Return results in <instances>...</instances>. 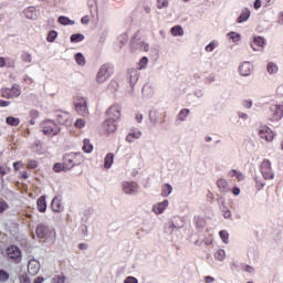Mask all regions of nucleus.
I'll list each match as a JSON object with an SVG mask.
<instances>
[{"instance_id": "f257e3e1", "label": "nucleus", "mask_w": 283, "mask_h": 283, "mask_svg": "<svg viewBox=\"0 0 283 283\" xmlns=\"http://www.w3.org/2000/svg\"><path fill=\"white\" fill-rule=\"evenodd\" d=\"M35 235L39 238V240H45V238H56V231L46 223H39L35 229Z\"/></svg>"}, {"instance_id": "f03ea898", "label": "nucleus", "mask_w": 283, "mask_h": 283, "mask_svg": "<svg viewBox=\"0 0 283 283\" xmlns=\"http://www.w3.org/2000/svg\"><path fill=\"white\" fill-rule=\"evenodd\" d=\"M140 78V71L138 69H130L127 72V81L129 83L130 90L128 91L129 96H134V87Z\"/></svg>"}, {"instance_id": "7ed1b4c3", "label": "nucleus", "mask_w": 283, "mask_h": 283, "mask_svg": "<svg viewBox=\"0 0 283 283\" xmlns=\"http://www.w3.org/2000/svg\"><path fill=\"white\" fill-rule=\"evenodd\" d=\"M76 156H81V153H70L63 156V164L67 171L74 169L76 165H81V161L76 160Z\"/></svg>"}, {"instance_id": "20e7f679", "label": "nucleus", "mask_w": 283, "mask_h": 283, "mask_svg": "<svg viewBox=\"0 0 283 283\" xmlns=\"http://www.w3.org/2000/svg\"><path fill=\"white\" fill-rule=\"evenodd\" d=\"M42 132H43L44 136H56V134H59L61 132V128H59V126H56L54 120L49 119L43 123Z\"/></svg>"}, {"instance_id": "39448f33", "label": "nucleus", "mask_w": 283, "mask_h": 283, "mask_svg": "<svg viewBox=\"0 0 283 283\" xmlns=\"http://www.w3.org/2000/svg\"><path fill=\"white\" fill-rule=\"evenodd\" d=\"M109 76H112V65L104 64L97 72L96 81L97 83H105Z\"/></svg>"}, {"instance_id": "423d86ee", "label": "nucleus", "mask_w": 283, "mask_h": 283, "mask_svg": "<svg viewBox=\"0 0 283 283\" xmlns=\"http://www.w3.org/2000/svg\"><path fill=\"white\" fill-rule=\"evenodd\" d=\"M261 174L264 180H273L275 175L273 174V169L271 168V160L264 159L261 164Z\"/></svg>"}, {"instance_id": "0eeeda50", "label": "nucleus", "mask_w": 283, "mask_h": 283, "mask_svg": "<svg viewBox=\"0 0 283 283\" xmlns=\"http://www.w3.org/2000/svg\"><path fill=\"white\" fill-rule=\"evenodd\" d=\"M75 112H77L80 116H90L87 99L84 97H77V102H75Z\"/></svg>"}, {"instance_id": "6e6552de", "label": "nucleus", "mask_w": 283, "mask_h": 283, "mask_svg": "<svg viewBox=\"0 0 283 283\" xmlns=\"http://www.w3.org/2000/svg\"><path fill=\"white\" fill-rule=\"evenodd\" d=\"M120 111H122L120 105L118 104L112 105L106 111V116H108V118H112L113 120H120Z\"/></svg>"}, {"instance_id": "1a4fd4ad", "label": "nucleus", "mask_w": 283, "mask_h": 283, "mask_svg": "<svg viewBox=\"0 0 283 283\" xmlns=\"http://www.w3.org/2000/svg\"><path fill=\"white\" fill-rule=\"evenodd\" d=\"M122 190L127 196H134V195L138 193V186L134 182L123 181Z\"/></svg>"}, {"instance_id": "9d476101", "label": "nucleus", "mask_w": 283, "mask_h": 283, "mask_svg": "<svg viewBox=\"0 0 283 283\" xmlns=\"http://www.w3.org/2000/svg\"><path fill=\"white\" fill-rule=\"evenodd\" d=\"M116 123H118V120L113 119L112 117H108L102 124V127H103V129H105V132H107V134H114V132H116V129H118V126L116 125Z\"/></svg>"}, {"instance_id": "9b49d317", "label": "nucleus", "mask_w": 283, "mask_h": 283, "mask_svg": "<svg viewBox=\"0 0 283 283\" xmlns=\"http://www.w3.org/2000/svg\"><path fill=\"white\" fill-rule=\"evenodd\" d=\"M7 255L10 260H15L17 262L21 261V250L17 245H10L7 249Z\"/></svg>"}, {"instance_id": "f8f14e48", "label": "nucleus", "mask_w": 283, "mask_h": 283, "mask_svg": "<svg viewBox=\"0 0 283 283\" xmlns=\"http://www.w3.org/2000/svg\"><path fill=\"white\" fill-rule=\"evenodd\" d=\"M270 112L272 114V120H282L283 117V105H272L270 106Z\"/></svg>"}, {"instance_id": "ddd939ff", "label": "nucleus", "mask_w": 283, "mask_h": 283, "mask_svg": "<svg viewBox=\"0 0 283 283\" xmlns=\"http://www.w3.org/2000/svg\"><path fill=\"white\" fill-rule=\"evenodd\" d=\"M259 136L260 138H263L264 140H268V143H271V140H273V132L271 130V128L263 126L260 130H259Z\"/></svg>"}, {"instance_id": "4468645a", "label": "nucleus", "mask_w": 283, "mask_h": 283, "mask_svg": "<svg viewBox=\"0 0 283 283\" xmlns=\"http://www.w3.org/2000/svg\"><path fill=\"white\" fill-rule=\"evenodd\" d=\"M41 271V263L36 260H30L28 264L29 275H36Z\"/></svg>"}, {"instance_id": "2eb2a0df", "label": "nucleus", "mask_w": 283, "mask_h": 283, "mask_svg": "<svg viewBox=\"0 0 283 283\" xmlns=\"http://www.w3.org/2000/svg\"><path fill=\"white\" fill-rule=\"evenodd\" d=\"M56 120L59 125H70V114L67 112H56Z\"/></svg>"}, {"instance_id": "dca6fc26", "label": "nucleus", "mask_w": 283, "mask_h": 283, "mask_svg": "<svg viewBox=\"0 0 283 283\" xmlns=\"http://www.w3.org/2000/svg\"><path fill=\"white\" fill-rule=\"evenodd\" d=\"M252 70H253V66L251 65V62H243L239 66V74L241 76H251Z\"/></svg>"}, {"instance_id": "f3484780", "label": "nucleus", "mask_w": 283, "mask_h": 283, "mask_svg": "<svg viewBox=\"0 0 283 283\" xmlns=\"http://www.w3.org/2000/svg\"><path fill=\"white\" fill-rule=\"evenodd\" d=\"M167 207H169V200H164L153 206V211L156 216H160V213H165V209H167Z\"/></svg>"}, {"instance_id": "a211bd4d", "label": "nucleus", "mask_w": 283, "mask_h": 283, "mask_svg": "<svg viewBox=\"0 0 283 283\" xmlns=\"http://www.w3.org/2000/svg\"><path fill=\"white\" fill-rule=\"evenodd\" d=\"M23 14L27 19L36 20L39 19V11L34 7H28L23 10Z\"/></svg>"}, {"instance_id": "6ab92c4d", "label": "nucleus", "mask_w": 283, "mask_h": 283, "mask_svg": "<svg viewBox=\"0 0 283 283\" xmlns=\"http://www.w3.org/2000/svg\"><path fill=\"white\" fill-rule=\"evenodd\" d=\"M250 45L254 52H258V48H264V45H266V40L262 36H254Z\"/></svg>"}, {"instance_id": "aec40b11", "label": "nucleus", "mask_w": 283, "mask_h": 283, "mask_svg": "<svg viewBox=\"0 0 283 283\" xmlns=\"http://www.w3.org/2000/svg\"><path fill=\"white\" fill-rule=\"evenodd\" d=\"M51 209L54 213H61V211H63V203H61V199L59 197H54L51 201Z\"/></svg>"}, {"instance_id": "412c9836", "label": "nucleus", "mask_w": 283, "mask_h": 283, "mask_svg": "<svg viewBox=\"0 0 283 283\" xmlns=\"http://www.w3.org/2000/svg\"><path fill=\"white\" fill-rule=\"evenodd\" d=\"M219 200L221 201L220 209H221V211L223 213V218L226 220H232L231 210H229V208H227V202L224 201L223 198H220Z\"/></svg>"}, {"instance_id": "4be33fe9", "label": "nucleus", "mask_w": 283, "mask_h": 283, "mask_svg": "<svg viewBox=\"0 0 283 283\" xmlns=\"http://www.w3.org/2000/svg\"><path fill=\"white\" fill-rule=\"evenodd\" d=\"M38 211L40 213H45L48 210V202L45 201V196H41L36 201Z\"/></svg>"}, {"instance_id": "5701e85b", "label": "nucleus", "mask_w": 283, "mask_h": 283, "mask_svg": "<svg viewBox=\"0 0 283 283\" xmlns=\"http://www.w3.org/2000/svg\"><path fill=\"white\" fill-rule=\"evenodd\" d=\"M217 187L222 191L223 193H229L231 191V188H229V182L227 179H219L217 181Z\"/></svg>"}, {"instance_id": "b1692460", "label": "nucleus", "mask_w": 283, "mask_h": 283, "mask_svg": "<svg viewBox=\"0 0 283 283\" xmlns=\"http://www.w3.org/2000/svg\"><path fill=\"white\" fill-rule=\"evenodd\" d=\"M251 17V10L249 8H244L237 19V23H244L245 21H249V18Z\"/></svg>"}, {"instance_id": "393cba45", "label": "nucleus", "mask_w": 283, "mask_h": 283, "mask_svg": "<svg viewBox=\"0 0 283 283\" xmlns=\"http://www.w3.org/2000/svg\"><path fill=\"white\" fill-rule=\"evenodd\" d=\"M182 227H185V220L180 217H174L170 229H182Z\"/></svg>"}, {"instance_id": "a878e982", "label": "nucleus", "mask_w": 283, "mask_h": 283, "mask_svg": "<svg viewBox=\"0 0 283 283\" xmlns=\"http://www.w3.org/2000/svg\"><path fill=\"white\" fill-rule=\"evenodd\" d=\"M87 4L92 17H98V4L96 3V0H88Z\"/></svg>"}, {"instance_id": "bb28decb", "label": "nucleus", "mask_w": 283, "mask_h": 283, "mask_svg": "<svg viewBox=\"0 0 283 283\" xmlns=\"http://www.w3.org/2000/svg\"><path fill=\"white\" fill-rule=\"evenodd\" d=\"M171 191H174V187H171V185L165 184L161 186L163 198H169V196H171Z\"/></svg>"}, {"instance_id": "cd10ccee", "label": "nucleus", "mask_w": 283, "mask_h": 283, "mask_svg": "<svg viewBox=\"0 0 283 283\" xmlns=\"http://www.w3.org/2000/svg\"><path fill=\"white\" fill-rule=\"evenodd\" d=\"M193 222L196 224V229H198L199 231H202L207 226V221H205V219L200 217H195Z\"/></svg>"}, {"instance_id": "c85d7f7f", "label": "nucleus", "mask_w": 283, "mask_h": 283, "mask_svg": "<svg viewBox=\"0 0 283 283\" xmlns=\"http://www.w3.org/2000/svg\"><path fill=\"white\" fill-rule=\"evenodd\" d=\"M112 165H114V154L108 153L104 158V167L105 169H111Z\"/></svg>"}, {"instance_id": "c756f323", "label": "nucleus", "mask_w": 283, "mask_h": 283, "mask_svg": "<svg viewBox=\"0 0 283 283\" xmlns=\"http://www.w3.org/2000/svg\"><path fill=\"white\" fill-rule=\"evenodd\" d=\"M159 118H160V113H158V111H150L149 112V122L153 125H158Z\"/></svg>"}, {"instance_id": "7c9ffc66", "label": "nucleus", "mask_w": 283, "mask_h": 283, "mask_svg": "<svg viewBox=\"0 0 283 283\" xmlns=\"http://www.w3.org/2000/svg\"><path fill=\"white\" fill-rule=\"evenodd\" d=\"M6 123L11 127H19V125L21 124V119H19V117L9 116L6 118Z\"/></svg>"}, {"instance_id": "2f4dec72", "label": "nucleus", "mask_w": 283, "mask_h": 283, "mask_svg": "<svg viewBox=\"0 0 283 283\" xmlns=\"http://www.w3.org/2000/svg\"><path fill=\"white\" fill-rule=\"evenodd\" d=\"M140 136H143V133L140 130H136V132L129 133L126 136V140L127 143H134V140L140 138Z\"/></svg>"}, {"instance_id": "473e14b6", "label": "nucleus", "mask_w": 283, "mask_h": 283, "mask_svg": "<svg viewBox=\"0 0 283 283\" xmlns=\"http://www.w3.org/2000/svg\"><path fill=\"white\" fill-rule=\"evenodd\" d=\"M83 151L85 154H92V151L94 150V146L92 145V143L90 142V139H84L83 140V147H82Z\"/></svg>"}, {"instance_id": "72a5a7b5", "label": "nucleus", "mask_w": 283, "mask_h": 283, "mask_svg": "<svg viewBox=\"0 0 283 283\" xmlns=\"http://www.w3.org/2000/svg\"><path fill=\"white\" fill-rule=\"evenodd\" d=\"M190 111L189 108H184L181 109L178 115H177V120H179L180 123H184V120L187 119V116H189Z\"/></svg>"}, {"instance_id": "f704fd0d", "label": "nucleus", "mask_w": 283, "mask_h": 283, "mask_svg": "<svg viewBox=\"0 0 283 283\" xmlns=\"http://www.w3.org/2000/svg\"><path fill=\"white\" fill-rule=\"evenodd\" d=\"M170 32L172 36H182V34H185V30L180 25H175L171 28Z\"/></svg>"}, {"instance_id": "c9c22d12", "label": "nucleus", "mask_w": 283, "mask_h": 283, "mask_svg": "<svg viewBox=\"0 0 283 283\" xmlns=\"http://www.w3.org/2000/svg\"><path fill=\"white\" fill-rule=\"evenodd\" d=\"M70 41L71 43H81V41H85V35L82 33L72 34Z\"/></svg>"}, {"instance_id": "e433bc0d", "label": "nucleus", "mask_w": 283, "mask_h": 283, "mask_svg": "<svg viewBox=\"0 0 283 283\" xmlns=\"http://www.w3.org/2000/svg\"><path fill=\"white\" fill-rule=\"evenodd\" d=\"M53 171L55 174H61V171H67V168L65 167V165L62 163H55L53 165Z\"/></svg>"}, {"instance_id": "4c0bfd02", "label": "nucleus", "mask_w": 283, "mask_h": 283, "mask_svg": "<svg viewBox=\"0 0 283 283\" xmlns=\"http://www.w3.org/2000/svg\"><path fill=\"white\" fill-rule=\"evenodd\" d=\"M57 21L61 23V25H74V20H71L64 15L59 17Z\"/></svg>"}, {"instance_id": "58836bf2", "label": "nucleus", "mask_w": 283, "mask_h": 283, "mask_svg": "<svg viewBox=\"0 0 283 283\" xmlns=\"http://www.w3.org/2000/svg\"><path fill=\"white\" fill-rule=\"evenodd\" d=\"M227 258V252H224V250L219 249L216 253H214V260H218L219 262H223V260Z\"/></svg>"}, {"instance_id": "ea45409f", "label": "nucleus", "mask_w": 283, "mask_h": 283, "mask_svg": "<svg viewBox=\"0 0 283 283\" xmlns=\"http://www.w3.org/2000/svg\"><path fill=\"white\" fill-rule=\"evenodd\" d=\"M10 91L12 93V98L21 96V86H19V84H13Z\"/></svg>"}, {"instance_id": "a19ab883", "label": "nucleus", "mask_w": 283, "mask_h": 283, "mask_svg": "<svg viewBox=\"0 0 283 283\" xmlns=\"http://www.w3.org/2000/svg\"><path fill=\"white\" fill-rule=\"evenodd\" d=\"M75 62L77 63V65H81L83 67L85 65V55H83V53H76Z\"/></svg>"}, {"instance_id": "79ce46f5", "label": "nucleus", "mask_w": 283, "mask_h": 283, "mask_svg": "<svg viewBox=\"0 0 283 283\" xmlns=\"http://www.w3.org/2000/svg\"><path fill=\"white\" fill-rule=\"evenodd\" d=\"M56 36H59V32L52 30L49 32L48 36H46V41L49 43H54V41H56Z\"/></svg>"}, {"instance_id": "37998d69", "label": "nucleus", "mask_w": 283, "mask_h": 283, "mask_svg": "<svg viewBox=\"0 0 283 283\" xmlns=\"http://www.w3.org/2000/svg\"><path fill=\"white\" fill-rule=\"evenodd\" d=\"M269 74H277V64L270 62L266 66Z\"/></svg>"}, {"instance_id": "c03bdc74", "label": "nucleus", "mask_w": 283, "mask_h": 283, "mask_svg": "<svg viewBox=\"0 0 283 283\" xmlns=\"http://www.w3.org/2000/svg\"><path fill=\"white\" fill-rule=\"evenodd\" d=\"M219 235L224 244H229V232L227 230H221Z\"/></svg>"}, {"instance_id": "a18cd8bd", "label": "nucleus", "mask_w": 283, "mask_h": 283, "mask_svg": "<svg viewBox=\"0 0 283 283\" xmlns=\"http://www.w3.org/2000/svg\"><path fill=\"white\" fill-rule=\"evenodd\" d=\"M0 95L3 97V98H12V91L10 88H2L0 91Z\"/></svg>"}, {"instance_id": "49530a36", "label": "nucleus", "mask_w": 283, "mask_h": 283, "mask_svg": "<svg viewBox=\"0 0 283 283\" xmlns=\"http://www.w3.org/2000/svg\"><path fill=\"white\" fill-rule=\"evenodd\" d=\"M21 60L23 61V63H32V54L28 52H22Z\"/></svg>"}, {"instance_id": "de8ad7c7", "label": "nucleus", "mask_w": 283, "mask_h": 283, "mask_svg": "<svg viewBox=\"0 0 283 283\" xmlns=\"http://www.w3.org/2000/svg\"><path fill=\"white\" fill-rule=\"evenodd\" d=\"M228 36L231 39V41H233V43H238V41H240V39H242L240 33H235V32L228 33Z\"/></svg>"}, {"instance_id": "09e8293b", "label": "nucleus", "mask_w": 283, "mask_h": 283, "mask_svg": "<svg viewBox=\"0 0 283 283\" xmlns=\"http://www.w3.org/2000/svg\"><path fill=\"white\" fill-rule=\"evenodd\" d=\"M10 274L6 270H0V282H8Z\"/></svg>"}, {"instance_id": "8fccbe9b", "label": "nucleus", "mask_w": 283, "mask_h": 283, "mask_svg": "<svg viewBox=\"0 0 283 283\" xmlns=\"http://www.w3.org/2000/svg\"><path fill=\"white\" fill-rule=\"evenodd\" d=\"M142 94L143 96H151V94H154V92L151 91V87L150 86H147L145 85L143 88H142Z\"/></svg>"}, {"instance_id": "3c124183", "label": "nucleus", "mask_w": 283, "mask_h": 283, "mask_svg": "<svg viewBox=\"0 0 283 283\" xmlns=\"http://www.w3.org/2000/svg\"><path fill=\"white\" fill-rule=\"evenodd\" d=\"M214 48H218V42L211 41L208 45H206V52H213Z\"/></svg>"}, {"instance_id": "603ef678", "label": "nucleus", "mask_w": 283, "mask_h": 283, "mask_svg": "<svg viewBox=\"0 0 283 283\" xmlns=\"http://www.w3.org/2000/svg\"><path fill=\"white\" fill-rule=\"evenodd\" d=\"M147 63H149V59H147V56L142 57L139 61V70H145Z\"/></svg>"}, {"instance_id": "864d4df0", "label": "nucleus", "mask_w": 283, "mask_h": 283, "mask_svg": "<svg viewBox=\"0 0 283 283\" xmlns=\"http://www.w3.org/2000/svg\"><path fill=\"white\" fill-rule=\"evenodd\" d=\"M255 182H256V189L258 191H262V189H264V186L266 185L264 181H261L260 179H258V177L254 178Z\"/></svg>"}, {"instance_id": "5fc2aeb1", "label": "nucleus", "mask_w": 283, "mask_h": 283, "mask_svg": "<svg viewBox=\"0 0 283 283\" xmlns=\"http://www.w3.org/2000/svg\"><path fill=\"white\" fill-rule=\"evenodd\" d=\"M157 8L159 10H163V8H169V1L168 0H164L161 3L160 1L157 2Z\"/></svg>"}, {"instance_id": "6e6d98bb", "label": "nucleus", "mask_w": 283, "mask_h": 283, "mask_svg": "<svg viewBox=\"0 0 283 283\" xmlns=\"http://www.w3.org/2000/svg\"><path fill=\"white\" fill-rule=\"evenodd\" d=\"M28 167H29V169H36V167H39V161L38 160H30L28 163Z\"/></svg>"}, {"instance_id": "4d7b16f0", "label": "nucleus", "mask_w": 283, "mask_h": 283, "mask_svg": "<svg viewBox=\"0 0 283 283\" xmlns=\"http://www.w3.org/2000/svg\"><path fill=\"white\" fill-rule=\"evenodd\" d=\"M75 127H77L78 129H83V127H85V122L83 119H76L75 122Z\"/></svg>"}, {"instance_id": "13d9d810", "label": "nucleus", "mask_w": 283, "mask_h": 283, "mask_svg": "<svg viewBox=\"0 0 283 283\" xmlns=\"http://www.w3.org/2000/svg\"><path fill=\"white\" fill-rule=\"evenodd\" d=\"M243 271H245V273H255V268L251 266V265H243Z\"/></svg>"}, {"instance_id": "bf43d9fd", "label": "nucleus", "mask_w": 283, "mask_h": 283, "mask_svg": "<svg viewBox=\"0 0 283 283\" xmlns=\"http://www.w3.org/2000/svg\"><path fill=\"white\" fill-rule=\"evenodd\" d=\"M6 209H8V202L0 199V213H3V211H6Z\"/></svg>"}, {"instance_id": "052dcab7", "label": "nucleus", "mask_w": 283, "mask_h": 283, "mask_svg": "<svg viewBox=\"0 0 283 283\" xmlns=\"http://www.w3.org/2000/svg\"><path fill=\"white\" fill-rule=\"evenodd\" d=\"M124 283H138V279L134 276H127L124 281Z\"/></svg>"}, {"instance_id": "680f3d73", "label": "nucleus", "mask_w": 283, "mask_h": 283, "mask_svg": "<svg viewBox=\"0 0 283 283\" xmlns=\"http://www.w3.org/2000/svg\"><path fill=\"white\" fill-rule=\"evenodd\" d=\"M55 283H65V276L64 275H57L54 279Z\"/></svg>"}, {"instance_id": "e2e57ef3", "label": "nucleus", "mask_w": 283, "mask_h": 283, "mask_svg": "<svg viewBox=\"0 0 283 283\" xmlns=\"http://www.w3.org/2000/svg\"><path fill=\"white\" fill-rule=\"evenodd\" d=\"M20 282L21 283H30V276H28V274L20 275Z\"/></svg>"}, {"instance_id": "0e129e2a", "label": "nucleus", "mask_w": 283, "mask_h": 283, "mask_svg": "<svg viewBox=\"0 0 283 283\" xmlns=\"http://www.w3.org/2000/svg\"><path fill=\"white\" fill-rule=\"evenodd\" d=\"M119 43H120V48H123V45H125V43H127V34L124 33L120 35Z\"/></svg>"}, {"instance_id": "69168bd1", "label": "nucleus", "mask_w": 283, "mask_h": 283, "mask_svg": "<svg viewBox=\"0 0 283 283\" xmlns=\"http://www.w3.org/2000/svg\"><path fill=\"white\" fill-rule=\"evenodd\" d=\"M30 117L31 118H39V111H36V109L30 111Z\"/></svg>"}, {"instance_id": "338daca9", "label": "nucleus", "mask_w": 283, "mask_h": 283, "mask_svg": "<svg viewBox=\"0 0 283 283\" xmlns=\"http://www.w3.org/2000/svg\"><path fill=\"white\" fill-rule=\"evenodd\" d=\"M238 116L242 118V120H249V115L247 113L239 112Z\"/></svg>"}, {"instance_id": "774afa93", "label": "nucleus", "mask_w": 283, "mask_h": 283, "mask_svg": "<svg viewBox=\"0 0 283 283\" xmlns=\"http://www.w3.org/2000/svg\"><path fill=\"white\" fill-rule=\"evenodd\" d=\"M81 231H82L83 235H88L87 226L86 224H82L81 226Z\"/></svg>"}]
</instances>
